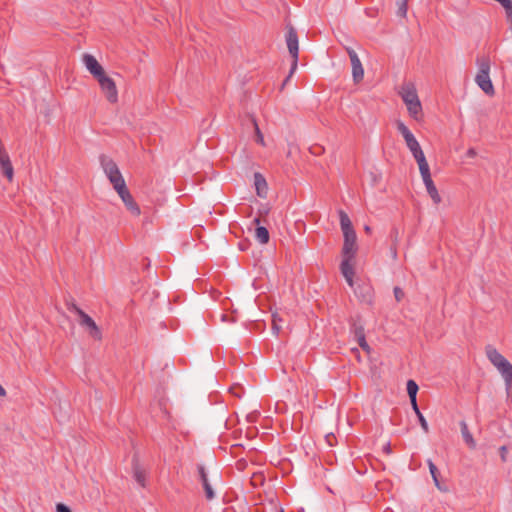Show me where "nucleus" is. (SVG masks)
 I'll return each instance as SVG.
<instances>
[{
	"instance_id": "37",
	"label": "nucleus",
	"mask_w": 512,
	"mask_h": 512,
	"mask_svg": "<svg viewBox=\"0 0 512 512\" xmlns=\"http://www.w3.org/2000/svg\"><path fill=\"white\" fill-rule=\"evenodd\" d=\"M325 439L327 441V443L330 445V446H333L334 445V442L336 441V437L333 433H329L325 436Z\"/></svg>"
},
{
	"instance_id": "33",
	"label": "nucleus",
	"mask_w": 512,
	"mask_h": 512,
	"mask_svg": "<svg viewBox=\"0 0 512 512\" xmlns=\"http://www.w3.org/2000/svg\"><path fill=\"white\" fill-rule=\"evenodd\" d=\"M393 292H394V296H395V299L397 302H400L401 300H403L405 294H404V291L400 287L395 286Z\"/></svg>"
},
{
	"instance_id": "43",
	"label": "nucleus",
	"mask_w": 512,
	"mask_h": 512,
	"mask_svg": "<svg viewBox=\"0 0 512 512\" xmlns=\"http://www.w3.org/2000/svg\"><path fill=\"white\" fill-rule=\"evenodd\" d=\"M7 395L6 390L3 388V386L0 384V397H5Z\"/></svg>"
},
{
	"instance_id": "11",
	"label": "nucleus",
	"mask_w": 512,
	"mask_h": 512,
	"mask_svg": "<svg viewBox=\"0 0 512 512\" xmlns=\"http://www.w3.org/2000/svg\"><path fill=\"white\" fill-rule=\"evenodd\" d=\"M342 262L340 264V270L342 275L344 276L345 280L347 281L348 285L350 287H353L354 285V276H355V270L353 266V261L355 257H348V256H342Z\"/></svg>"
},
{
	"instance_id": "14",
	"label": "nucleus",
	"mask_w": 512,
	"mask_h": 512,
	"mask_svg": "<svg viewBox=\"0 0 512 512\" xmlns=\"http://www.w3.org/2000/svg\"><path fill=\"white\" fill-rule=\"evenodd\" d=\"M132 470L135 481L141 486H146V472L139 463L138 455L135 453L132 458Z\"/></svg>"
},
{
	"instance_id": "12",
	"label": "nucleus",
	"mask_w": 512,
	"mask_h": 512,
	"mask_svg": "<svg viewBox=\"0 0 512 512\" xmlns=\"http://www.w3.org/2000/svg\"><path fill=\"white\" fill-rule=\"evenodd\" d=\"M343 236L344 243L341 252L342 256L355 257L358 250L356 233H350Z\"/></svg>"
},
{
	"instance_id": "13",
	"label": "nucleus",
	"mask_w": 512,
	"mask_h": 512,
	"mask_svg": "<svg viewBox=\"0 0 512 512\" xmlns=\"http://www.w3.org/2000/svg\"><path fill=\"white\" fill-rule=\"evenodd\" d=\"M83 62L87 68V70L92 74V76L96 79L101 76L105 71L97 59L90 54L83 55Z\"/></svg>"
},
{
	"instance_id": "26",
	"label": "nucleus",
	"mask_w": 512,
	"mask_h": 512,
	"mask_svg": "<svg viewBox=\"0 0 512 512\" xmlns=\"http://www.w3.org/2000/svg\"><path fill=\"white\" fill-rule=\"evenodd\" d=\"M65 305H66L68 311L76 313L78 315V317L81 316V313H84V311L80 307H78L73 300H71V301L66 300Z\"/></svg>"
},
{
	"instance_id": "20",
	"label": "nucleus",
	"mask_w": 512,
	"mask_h": 512,
	"mask_svg": "<svg viewBox=\"0 0 512 512\" xmlns=\"http://www.w3.org/2000/svg\"><path fill=\"white\" fill-rule=\"evenodd\" d=\"M99 160L107 177L111 174H116V172L119 170L114 160L105 154L100 155Z\"/></svg>"
},
{
	"instance_id": "15",
	"label": "nucleus",
	"mask_w": 512,
	"mask_h": 512,
	"mask_svg": "<svg viewBox=\"0 0 512 512\" xmlns=\"http://www.w3.org/2000/svg\"><path fill=\"white\" fill-rule=\"evenodd\" d=\"M123 203L125 204L127 210L134 216H139L141 214V210L137 202L134 200L130 191L127 189L125 192L119 195Z\"/></svg>"
},
{
	"instance_id": "2",
	"label": "nucleus",
	"mask_w": 512,
	"mask_h": 512,
	"mask_svg": "<svg viewBox=\"0 0 512 512\" xmlns=\"http://www.w3.org/2000/svg\"><path fill=\"white\" fill-rule=\"evenodd\" d=\"M418 170H419V173H420V176H421V179H422V182H423V185H424L427 195L430 197V199L434 205H439L442 202V197L432 179L430 166H429L422 150H420L419 148H418Z\"/></svg>"
},
{
	"instance_id": "4",
	"label": "nucleus",
	"mask_w": 512,
	"mask_h": 512,
	"mask_svg": "<svg viewBox=\"0 0 512 512\" xmlns=\"http://www.w3.org/2000/svg\"><path fill=\"white\" fill-rule=\"evenodd\" d=\"M399 95L407 105L409 115L416 119V86L414 82H404L400 87Z\"/></svg>"
},
{
	"instance_id": "25",
	"label": "nucleus",
	"mask_w": 512,
	"mask_h": 512,
	"mask_svg": "<svg viewBox=\"0 0 512 512\" xmlns=\"http://www.w3.org/2000/svg\"><path fill=\"white\" fill-rule=\"evenodd\" d=\"M461 434L465 441V443L471 448L474 449L476 447V442L468 430V426L465 422H461Z\"/></svg>"
},
{
	"instance_id": "46",
	"label": "nucleus",
	"mask_w": 512,
	"mask_h": 512,
	"mask_svg": "<svg viewBox=\"0 0 512 512\" xmlns=\"http://www.w3.org/2000/svg\"><path fill=\"white\" fill-rule=\"evenodd\" d=\"M391 252H392V257H393V258H396V256H397V251H396V248H395V247H391Z\"/></svg>"
},
{
	"instance_id": "48",
	"label": "nucleus",
	"mask_w": 512,
	"mask_h": 512,
	"mask_svg": "<svg viewBox=\"0 0 512 512\" xmlns=\"http://www.w3.org/2000/svg\"><path fill=\"white\" fill-rule=\"evenodd\" d=\"M279 512H284V509H283V508H280Z\"/></svg>"
},
{
	"instance_id": "30",
	"label": "nucleus",
	"mask_w": 512,
	"mask_h": 512,
	"mask_svg": "<svg viewBox=\"0 0 512 512\" xmlns=\"http://www.w3.org/2000/svg\"><path fill=\"white\" fill-rule=\"evenodd\" d=\"M272 329L274 333L278 334L281 330V326L279 325V322L281 321V318H279L277 315H272Z\"/></svg>"
},
{
	"instance_id": "24",
	"label": "nucleus",
	"mask_w": 512,
	"mask_h": 512,
	"mask_svg": "<svg viewBox=\"0 0 512 512\" xmlns=\"http://www.w3.org/2000/svg\"><path fill=\"white\" fill-rule=\"evenodd\" d=\"M407 392L410 398L411 407L416 413V381L413 379L408 380L407 382Z\"/></svg>"
},
{
	"instance_id": "47",
	"label": "nucleus",
	"mask_w": 512,
	"mask_h": 512,
	"mask_svg": "<svg viewBox=\"0 0 512 512\" xmlns=\"http://www.w3.org/2000/svg\"><path fill=\"white\" fill-rule=\"evenodd\" d=\"M228 317H229V316H228L227 314H222V315H221V319H222V321H227V320H228Z\"/></svg>"
},
{
	"instance_id": "3",
	"label": "nucleus",
	"mask_w": 512,
	"mask_h": 512,
	"mask_svg": "<svg viewBox=\"0 0 512 512\" xmlns=\"http://www.w3.org/2000/svg\"><path fill=\"white\" fill-rule=\"evenodd\" d=\"M478 71L475 76V82L478 87L488 96L495 94L494 85L490 78L491 63L487 57L477 60Z\"/></svg>"
},
{
	"instance_id": "29",
	"label": "nucleus",
	"mask_w": 512,
	"mask_h": 512,
	"mask_svg": "<svg viewBox=\"0 0 512 512\" xmlns=\"http://www.w3.org/2000/svg\"><path fill=\"white\" fill-rule=\"evenodd\" d=\"M358 345L364 350L366 351L367 353L370 352L371 348L369 346V344L367 343L366 341V336H361V337H358V338H355Z\"/></svg>"
},
{
	"instance_id": "7",
	"label": "nucleus",
	"mask_w": 512,
	"mask_h": 512,
	"mask_svg": "<svg viewBox=\"0 0 512 512\" xmlns=\"http://www.w3.org/2000/svg\"><path fill=\"white\" fill-rule=\"evenodd\" d=\"M79 325L82 326L91 338L96 341L102 340V332L96 322L87 314L81 313L78 319Z\"/></svg>"
},
{
	"instance_id": "10",
	"label": "nucleus",
	"mask_w": 512,
	"mask_h": 512,
	"mask_svg": "<svg viewBox=\"0 0 512 512\" xmlns=\"http://www.w3.org/2000/svg\"><path fill=\"white\" fill-rule=\"evenodd\" d=\"M0 166L2 169L3 175L7 178L8 181L11 182L13 180V176H14V169H13L9 154L3 147L1 140H0Z\"/></svg>"
},
{
	"instance_id": "31",
	"label": "nucleus",
	"mask_w": 512,
	"mask_h": 512,
	"mask_svg": "<svg viewBox=\"0 0 512 512\" xmlns=\"http://www.w3.org/2000/svg\"><path fill=\"white\" fill-rule=\"evenodd\" d=\"M418 421H419L423 431L425 433H428V431H429L428 423H427L426 419L424 418V416L421 414V412L419 410H418Z\"/></svg>"
},
{
	"instance_id": "36",
	"label": "nucleus",
	"mask_w": 512,
	"mask_h": 512,
	"mask_svg": "<svg viewBox=\"0 0 512 512\" xmlns=\"http://www.w3.org/2000/svg\"><path fill=\"white\" fill-rule=\"evenodd\" d=\"M122 178H123V176H122L120 170H118L116 172V174H111L110 176H108V179H109L111 184L116 182V181H118V180H120V179H122Z\"/></svg>"
},
{
	"instance_id": "27",
	"label": "nucleus",
	"mask_w": 512,
	"mask_h": 512,
	"mask_svg": "<svg viewBox=\"0 0 512 512\" xmlns=\"http://www.w3.org/2000/svg\"><path fill=\"white\" fill-rule=\"evenodd\" d=\"M113 188L116 190L118 195L125 192L128 188L126 186L124 178L112 183Z\"/></svg>"
},
{
	"instance_id": "23",
	"label": "nucleus",
	"mask_w": 512,
	"mask_h": 512,
	"mask_svg": "<svg viewBox=\"0 0 512 512\" xmlns=\"http://www.w3.org/2000/svg\"><path fill=\"white\" fill-rule=\"evenodd\" d=\"M428 466H429L430 474L433 478L436 488L441 492H447L448 488L446 486L441 485V483L439 482V480H438L439 471L431 460L428 461Z\"/></svg>"
},
{
	"instance_id": "9",
	"label": "nucleus",
	"mask_w": 512,
	"mask_h": 512,
	"mask_svg": "<svg viewBox=\"0 0 512 512\" xmlns=\"http://www.w3.org/2000/svg\"><path fill=\"white\" fill-rule=\"evenodd\" d=\"M395 125L399 133L404 137L408 148L410 149L413 157L416 159V138L409 128L401 121L396 120Z\"/></svg>"
},
{
	"instance_id": "16",
	"label": "nucleus",
	"mask_w": 512,
	"mask_h": 512,
	"mask_svg": "<svg viewBox=\"0 0 512 512\" xmlns=\"http://www.w3.org/2000/svg\"><path fill=\"white\" fill-rule=\"evenodd\" d=\"M261 221L262 220L260 217H256L253 220V224L256 226L255 227V237L260 244H267L270 240V234H269L268 229L265 226L260 225Z\"/></svg>"
},
{
	"instance_id": "38",
	"label": "nucleus",
	"mask_w": 512,
	"mask_h": 512,
	"mask_svg": "<svg viewBox=\"0 0 512 512\" xmlns=\"http://www.w3.org/2000/svg\"><path fill=\"white\" fill-rule=\"evenodd\" d=\"M294 74V72H292V67L290 68V71H289V74L287 75V77L284 79L282 85H281V88L280 90H283L284 87L288 84V82L290 81L292 75Z\"/></svg>"
},
{
	"instance_id": "8",
	"label": "nucleus",
	"mask_w": 512,
	"mask_h": 512,
	"mask_svg": "<svg viewBox=\"0 0 512 512\" xmlns=\"http://www.w3.org/2000/svg\"><path fill=\"white\" fill-rule=\"evenodd\" d=\"M346 51L349 55L351 65H352V76L354 83H359L363 80L364 77V69L362 67L361 61L359 57L357 56L356 52L352 49L347 47Z\"/></svg>"
},
{
	"instance_id": "6",
	"label": "nucleus",
	"mask_w": 512,
	"mask_h": 512,
	"mask_svg": "<svg viewBox=\"0 0 512 512\" xmlns=\"http://www.w3.org/2000/svg\"><path fill=\"white\" fill-rule=\"evenodd\" d=\"M96 80L98 81L107 100L112 104L116 103L118 101V91L114 80L109 77L106 72L97 77Z\"/></svg>"
},
{
	"instance_id": "42",
	"label": "nucleus",
	"mask_w": 512,
	"mask_h": 512,
	"mask_svg": "<svg viewBox=\"0 0 512 512\" xmlns=\"http://www.w3.org/2000/svg\"><path fill=\"white\" fill-rule=\"evenodd\" d=\"M142 261H143V269H148L150 267V260L148 258H144Z\"/></svg>"
},
{
	"instance_id": "17",
	"label": "nucleus",
	"mask_w": 512,
	"mask_h": 512,
	"mask_svg": "<svg viewBox=\"0 0 512 512\" xmlns=\"http://www.w3.org/2000/svg\"><path fill=\"white\" fill-rule=\"evenodd\" d=\"M197 470H198V473H199V476H200V481L202 483V486L204 488V491H205V497L207 500H212L215 496L214 494V491L208 481V477H207V473H206V470H205V467L201 464H199L197 466Z\"/></svg>"
},
{
	"instance_id": "34",
	"label": "nucleus",
	"mask_w": 512,
	"mask_h": 512,
	"mask_svg": "<svg viewBox=\"0 0 512 512\" xmlns=\"http://www.w3.org/2000/svg\"><path fill=\"white\" fill-rule=\"evenodd\" d=\"M229 391H230V393H232V394H233V395H235L236 397L241 398L242 393H243V388H242L240 385L232 386V387L229 389Z\"/></svg>"
},
{
	"instance_id": "32",
	"label": "nucleus",
	"mask_w": 512,
	"mask_h": 512,
	"mask_svg": "<svg viewBox=\"0 0 512 512\" xmlns=\"http://www.w3.org/2000/svg\"><path fill=\"white\" fill-rule=\"evenodd\" d=\"M254 125H255V135H256V142L261 144V145H264V137H263V134L261 133L257 123L254 121Z\"/></svg>"
},
{
	"instance_id": "45",
	"label": "nucleus",
	"mask_w": 512,
	"mask_h": 512,
	"mask_svg": "<svg viewBox=\"0 0 512 512\" xmlns=\"http://www.w3.org/2000/svg\"><path fill=\"white\" fill-rule=\"evenodd\" d=\"M364 231H365L367 234H370V233H371V231H372V229H371V227H370L369 225H365V227H364Z\"/></svg>"
},
{
	"instance_id": "28",
	"label": "nucleus",
	"mask_w": 512,
	"mask_h": 512,
	"mask_svg": "<svg viewBox=\"0 0 512 512\" xmlns=\"http://www.w3.org/2000/svg\"><path fill=\"white\" fill-rule=\"evenodd\" d=\"M408 9V0H401L398 3L397 15L400 17H406Z\"/></svg>"
},
{
	"instance_id": "44",
	"label": "nucleus",
	"mask_w": 512,
	"mask_h": 512,
	"mask_svg": "<svg viewBox=\"0 0 512 512\" xmlns=\"http://www.w3.org/2000/svg\"><path fill=\"white\" fill-rule=\"evenodd\" d=\"M467 155L469 157H475L476 156V151L474 149H469L468 152H467Z\"/></svg>"
},
{
	"instance_id": "1",
	"label": "nucleus",
	"mask_w": 512,
	"mask_h": 512,
	"mask_svg": "<svg viewBox=\"0 0 512 512\" xmlns=\"http://www.w3.org/2000/svg\"><path fill=\"white\" fill-rule=\"evenodd\" d=\"M485 354L502 376L507 397L512 398V364L492 345L486 346Z\"/></svg>"
},
{
	"instance_id": "19",
	"label": "nucleus",
	"mask_w": 512,
	"mask_h": 512,
	"mask_svg": "<svg viewBox=\"0 0 512 512\" xmlns=\"http://www.w3.org/2000/svg\"><path fill=\"white\" fill-rule=\"evenodd\" d=\"M254 185L256 189V194L261 198H266L268 192V185L265 177L259 172L254 173Z\"/></svg>"
},
{
	"instance_id": "40",
	"label": "nucleus",
	"mask_w": 512,
	"mask_h": 512,
	"mask_svg": "<svg viewBox=\"0 0 512 512\" xmlns=\"http://www.w3.org/2000/svg\"><path fill=\"white\" fill-rule=\"evenodd\" d=\"M268 213H269V208L263 207V208L259 209V211H258L259 216L258 217L267 216Z\"/></svg>"
},
{
	"instance_id": "39",
	"label": "nucleus",
	"mask_w": 512,
	"mask_h": 512,
	"mask_svg": "<svg viewBox=\"0 0 512 512\" xmlns=\"http://www.w3.org/2000/svg\"><path fill=\"white\" fill-rule=\"evenodd\" d=\"M499 452H500L502 461L505 462L506 461V455H507V448H506V446H501L500 449H499Z\"/></svg>"
},
{
	"instance_id": "21",
	"label": "nucleus",
	"mask_w": 512,
	"mask_h": 512,
	"mask_svg": "<svg viewBox=\"0 0 512 512\" xmlns=\"http://www.w3.org/2000/svg\"><path fill=\"white\" fill-rule=\"evenodd\" d=\"M350 332L354 335V338H358L365 335L364 327L361 323V316L356 315L349 319Z\"/></svg>"
},
{
	"instance_id": "5",
	"label": "nucleus",
	"mask_w": 512,
	"mask_h": 512,
	"mask_svg": "<svg viewBox=\"0 0 512 512\" xmlns=\"http://www.w3.org/2000/svg\"><path fill=\"white\" fill-rule=\"evenodd\" d=\"M286 28V43L289 50V54L292 57V72H295V70L297 69L299 54L298 34L296 29L291 24H288Z\"/></svg>"
},
{
	"instance_id": "35",
	"label": "nucleus",
	"mask_w": 512,
	"mask_h": 512,
	"mask_svg": "<svg viewBox=\"0 0 512 512\" xmlns=\"http://www.w3.org/2000/svg\"><path fill=\"white\" fill-rule=\"evenodd\" d=\"M56 512H72L69 506L64 503L56 504Z\"/></svg>"
},
{
	"instance_id": "22",
	"label": "nucleus",
	"mask_w": 512,
	"mask_h": 512,
	"mask_svg": "<svg viewBox=\"0 0 512 512\" xmlns=\"http://www.w3.org/2000/svg\"><path fill=\"white\" fill-rule=\"evenodd\" d=\"M339 219H340V226H341L343 235H348L350 233H356L355 229L352 225V222L345 211L339 210Z\"/></svg>"
},
{
	"instance_id": "41",
	"label": "nucleus",
	"mask_w": 512,
	"mask_h": 512,
	"mask_svg": "<svg viewBox=\"0 0 512 512\" xmlns=\"http://www.w3.org/2000/svg\"><path fill=\"white\" fill-rule=\"evenodd\" d=\"M383 452L386 454V455H389L391 453V444L390 442H387L384 446H383Z\"/></svg>"
},
{
	"instance_id": "18",
	"label": "nucleus",
	"mask_w": 512,
	"mask_h": 512,
	"mask_svg": "<svg viewBox=\"0 0 512 512\" xmlns=\"http://www.w3.org/2000/svg\"><path fill=\"white\" fill-rule=\"evenodd\" d=\"M355 295L361 302L371 304L373 301V289L369 285H358L357 288L354 289Z\"/></svg>"
}]
</instances>
